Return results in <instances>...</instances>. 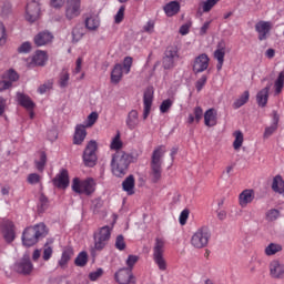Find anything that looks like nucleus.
<instances>
[{"mask_svg": "<svg viewBox=\"0 0 284 284\" xmlns=\"http://www.w3.org/2000/svg\"><path fill=\"white\" fill-rule=\"evenodd\" d=\"M48 236V226L43 223L36 224L33 226L27 227L22 233V244L24 247H32L37 245L41 239Z\"/></svg>", "mask_w": 284, "mask_h": 284, "instance_id": "obj_1", "label": "nucleus"}, {"mask_svg": "<svg viewBox=\"0 0 284 284\" xmlns=\"http://www.w3.org/2000/svg\"><path fill=\"white\" fill-rule=\"evenodd\" d=\"M165 155V149L163 145L158 146L154 149L151 155V171H150V179L152 183H159L161 178L163 176V156Z\"/></svg>", "mask_w": 284, "mask_h": 284, "instance_id": "obj_2", "label": "nucleus"}, {"mask_svg": "<svg viewBox=\"0 0 284 284\" xmlns=\"http://www.w3.org/2000/svg\"><path fill=\"white\" fill-rule=\"evenodd\" d=\"M130 168V155L124 151H116L111 161V169L114 176L123 178Z\"/></svg>", "mask_w": 284, "mask_h": 284, "instance_id": "obj_3", "label": "nucleus"}, {"mask_svg": "<svg viewBox=\"0 0 284 284\" xmlns=\"http://www.w3.org/2000/svg\"><path fill=\"white\" fill-rule=\"evenodd\" d=\"M153 262L160 270L165 272L168 270V261L165 260V239L156 237L153 246Z\"/></svg>", "mask_w": 284, "mask_h": 284, "instance_id": "obj_4", "label": "nucleus"}, {"mask_svg": "<svg viewBox=\"0 0 284 284\" xmlns=\"http://www.w3.org/2000/svg\"><path fill=\"white\" fill-rule=\"evenodd\" d=\"M210 239H212V233H210V229H207L206 226H202L197 229L191 236V245L195 250H203V247H207Z\"/></svg>", "mask_w": 284, "mask_h": 284, "instance_id": "obj_5", "label": "nucleus"}, {"mask_svg": "<svg viewBox=\"0 0 284 284\" xmlns=\"http://www.w3.org/2000/svg\"><path fill=\"white\" fill-rule=\"evenodd\" d=\"M94 179L88 178L85 180H81L79 178H74L72 181V190L75 194H84L85 196H91L94 194L95 189Z\"/></svg>", "mask_w": 284, "mask_h": 284, "instance_id": "obj_6", "label": "nucleus"}, {"mask_svg": "<svg viewBox=\"0 0 284 284\" xmlns=\"http://www.w3.org/2000/svg\"><path fill=\"white\" fill-rule=\"evenodd\" d=\"M98 151L99 143H97V141L91 140L87 143L82 154V161L85 168H94V165H97V161H99V158L97 156Z\"/></svg>", "mask_w": 284, "mask_h": 284, "instance_id": "obj_7", "label": "nucleus"}, {"mask_svg": "<svg viewBox=\"0 0 284 284\" xmlns=\"http://www.w3.org/2000/svg\"><path fill=\"white\" fill-rule=\"evenodd\" d=\"M111 236H112V227L108 225L100 227L93 234L94 250H97L98 252H101V250H104L105 245L110 243Z\"/></svg>", "mask_w": 284, "mask_h": 284, "instance_id": "obj_8", "label": "nucleus"}, {"mask_svg": "<svg viewBox=\"0 0 284 284\" xmlns=\"http://www.w3.org/2000/svg\"><path fill=\"white\" fill-rule=\"evenodd\" d=\"M133 59L132 57H125L123 60V64L118 63L114 65L111 72V82L120 83L121 79H123V70L124 74H130V70H132Z\"/></svg>", "mask_w": 284, "mask_h": 284, "instance_id": "obj_9", "label": "nucleus"}, {"mask_svg": "<svg viewBox=\"0 0 284 284\" xmlns=\"http://www.w3.org/2000/svg\"><path fill=\"white\" fill-rule=\"evenodd\" d=\"M39 17H41V4L37 0H28L24 13L26 21L34 23L39 21Z\"/></svg>", "mask_w": 284, "mask_h": 284, "instance_id": "obj_10", "label": "nucleus"}, {"mask_svg": "<svg viewBox=\"0 0 284 284\" xmlns=\"http://www.w3.org/2000/svg\"><path fill=\"white\" fill-rule=\"evenodd\" d=\"M114 278L119 284H136V277L131 268H121L114 274Z\"/></svg>", "mask_w": 284, "mask_h": 284, "instance_id": "obj_11", "label": "nucleus"}, {"mask_svg": "<svg viewBox=\"0 0 284 284\" xmlns=\"http://www.w3.org/2000/svg\"><path fill=\"white\" fill-rule=\"evenodd\" d=\"M81 16V0H68L65 7V18L69 21Z\"/></svg>", "mask_w": 284, "mask_h": 284, "instance_id": "obj_12", "label": "nucleus"}, {"mask_svg": "<svg viewBox=\"0 0 284 284\" xmlns=\"http://www.w3.org/2000/svg\"><path fill=\"white\" fill-rule=\"evenodd\" d=\"M210 68V57L206 53H201L193 61V72L194 74H201Z\"/></svg>", "mask_w": 284, "mask_h": 284, "instance_id": "obj_13", "label": "nucleus"}, {"mask_svg": "<svg viewBox=\"0 0 284 284\" xmlns=\"http://www.w3.org/2000/svg\"><path fill=\"white\" fill-rule=\"evenodd\" d=\"M152 101H154V90L152 88H148L144 91L143 95V115L142 119L145 121L148 116H150V112L152 111Z\"/></svg>", "mask_w": 284, "mask_h": 284, "instance_id": "obj_14", "label": "nucleus"}, {"mask_svg": "<svg viewBox=\"0 0 284 284\" xmlns=\"http://www.w3.org/2000/svg\"><path fill=\"white\" fill-rule=\"evenodd\" d=\"M272 30V22L270 21H258L255 24V32L258 34V41L267 40V34H270Z\"/></svg>", "mask_w": 284, "mask_h": 284, "instance_id": "obj_15", "label": "nucleus"}, {"mask_svg": "<svg viewBox=\"0 0 284 284\" xmlns=\"http://www.w3.org/2000/svg\"><path fill=\"white\" fill-rule=\"evenodd\" d=\"M52 183L55 187L60 190H65L68 185H70V175L68 174V170L62 169L59 174L52 180Z\"/></svg>", "mask_w": 284, "mask_h": 284, "instance_id": "obj_16", "label": "nucleus"}, {"mask_svg": "<svg viewBox=\"0 0 284 284\" xmlns=\"http://www.w3.org/2000/svg\"><path fill=\"white\" fill-rule=\"evenodd\" d=\"M52 41H54V36L50 31H41L33 39V42L37 45V48L48 45L52 43Z\"/></svg>", "mask_w": 284, "mask_h": 284, "instance_id": "obj_17", "label": "nucleus"}, {"mask_svg": "<svg viewBox=\"0 0 284 284\" xmlns=\"http://www.w3.org/2000/svg\"><path fill=\"white\" fill-rule=\"evenodd\" d=\"M32 270H34V266L32 265L30 258L23 257L16 264V271L18 272V274H23L24 276H28L32 274Z\"/></svg>", "mask_w": 284, "mask_h": 284, "instance_id": "obj_18", "label": "nucleus"}, {"mask_svg": "<svg viewBox=\"0 0 284 284\" xmlns=\"http://www.w3.org/2000/svg\"><path fill=\"white\" fill-rule=\"evenodd\" d=\"M1 231L6 243H12V241L17 239L14 233V223L11 221L3 222Z\"/></svg>", "mask_w": 284, "mask_h": 284, "instance_id": "obj_19", "label": "nucleus"}, {"mask_svg": "<svg viewBox=\"0 0 284 284\" xmlns=\"http://www.w3.org/2000/svg\"><path fill=\"white\" fill-rule=\"evenodd\" d=\"M214 59H216V70L221 72L223 70V63H225V42L221 41L217 44V49L214 51Z\"/></svg>", "mask_w": 284, "mask_h": 284, "instance_id": "obj_20", "label": "nucleus"}, {"mask_svg": "<svg viewBox=\"0 0 284 284\" xmlns=\"http://www.w3.org/2000/svg\"><path fill=\"white\" fill-rule=\"evenodd\" d=\"M255 197L256 194L254 193V190L245 189L239 195V205L242 207H246L247 205H250V203L254 202Z\"/></svg>", "mask_w": 284, "mask_h": 284, "instance_id": "obj_21", "label": "nucleus"}, {"mask_svg": "<svg viewBox=\"0 0 284 284\" xmlns=\"http://www.w3.org/2000/svg\"><path fill=\"white\" fill-rule=\"evenodd\" d=\"M85 125L77 124L73 133V145H83V141H85V136H88V131L85 130Z\"/></svg>", "mask_w": 284, "mask_h": 284, "instance_id": "obj_22", "label": "nucleus"}, {"mask_svg": "<svg viewBox=\"0 0 284 284\" xmlns=\"http://www.w3.org/2000/svg\"><path fill=\"white\" fill-rule=\"evenodd\" d=\"M141 123V120L139 119V111L131 110L125 119V125L129 130H136L139 128V124Z\"/></svg>", "mask_w": 284, "mask_h": 284, "instance_id": "obj_23", "label": "nucleus"}, {"mask_svg": "<svg viewBox=\"0 0 284 284\" xmlns=\"http://www.w3.org/2000/svg\"><path fill=\"white\" fill-rule=\"evenodd\" d=\"M17 101L19 105H21V108H24L28 111H32L36 108L34 101H32V99L28 94L18 92Z\"/></svg>", "mask_w": 284, "mask_h": 284, "instance_id": "obj_24", "label": "nucleus"}, {"mask_svg": "<svg viewBox=\"0 0 284 284\" xmlns=\"http://www.w3.org/2000/svg\"><path fill=\"white\" fill-rule=\"evenodd\" d=\"M72 256H74V250L71 246H67L62 251L61 258L58 262V265L64 270V267H68V263L72 260Z\"/></svg>", "mask_w": 284, "mask_h": 284, "instance_id": "obj_25", "label": "nucleus"}, {"mask_svg": "<svg viewBox=\"0 0 284 284\" xmlns=\"http://www.w3.org/2000/svg\"><path fill=\"white\" fill-rule=\"evenodd\" d=\"M270 274L272 278H281L284 274V264L278 261H272L270 263Z\"/></svg>", "mask_w": 284, "mask_h": 284, "instance_id": "obj_26", "label": "nucleus"}, {"mask_svg": "<svg viewBox=\"0 0 284 284\" xmlns=\"http://www.w3.org/2000/svg\"><path fill=\"white\" fill-rule=\"evenodd\" d=\"M270 85H266L264 89L260 90L256 94V102L260 108H265L270 99Z\"/></svg>", "mask_w": 284, "mask_h": 284, "instance_id": "obj_27", "label": "nucleus"}, {"mask_svg": "<svg viewBox=\"0 0 284 284\" xmlns=\"http://www.w3.org/2000/svg\"><path fill=\"white\" fill-rule=\"evenodd\" d=\"M281 118L278 116V113L276 111L273 112V122L270 126L265 128L264 131V139H270L274 132L278 130V121Z\"/></svg>", "mask_w": 284, "mask_h": 284, "instance_id": "obj_28", "label": "nucleus"}, {"mask_svg": "<svg viewBox=\"0 0 284 284\" xmlns=\"http://www.w3.org/2000/svg\"><path fill=\"white\" fill-rule=\"evenodd\" d=\"M163 10L166 17H174L181 12V3L179 1H171L164 6Z\"/></svg>", "mask_w": 284, "mask_h": 284, "instance_id": "obj_29", "label": "nucleus"}, {"mask_svg": "<svg viewBox=\"0 0 284 284\" xmlns=\"http://www.w3.org/2000/svg\"><path fill=\"white\" fill-rule=\"evenodd\" d=\"M204 125L207 128H214L216 125V110L209 109L204 113Z\"/></svg>", "mask_w": 284, "mask_h": 284, "instance_id": "obj_30", "label": "nucleus"}, {"mask_svg": "<svg viewBox=\"0 0 284 284\" xmlns=\"http://www.w3.org/2000/svg\"><path fill=\"white\" fill-rule=\"evenodd\" d=\"M84 23L87 30H90V32H97V30H99V27L101 26V20L97 16H91L85 19Z\"/></svg>", "mask_w": 284, "mask_h": 284, "instance_id": "obj_31", "label": "nucleus"}, {"mask_svg": "<svg viewBox=\"0 0 284 284\" xmlns=\"http://www.w3.org/2000/svg\"><path fill=\"white\" fill-rule=\"evenodd\" d=\"M134 175H129L123 182H122V190L129 194V196H132L134 194Z\"/></svg>", "mask_w": 284, "mask_h": 284, "instance_id": "obj_32", "label": "nucleus"}, {"mask_svg": "<svg viewBox=\"0 0 284 284\" xmlns=\"http://www.w3.org/2000/svg\"><path fill=\"white\" fill-rule=\"evenodd\" d=\"M47 61H48V53H45V51H37L36 54L32 57L33 65H39L43 68Z\"/></svg>", "mask_w": 284, "mask_h": 284, "instance_id": "obj_33", "label": "nucleus"}, {"mask_svg": "<svg viewBox=\"0 0 284 284\" xmlns=\"http://www.w3.org/2000/svg\"><path fill=\"white\" fill-rule=\"evenodd\" d=\"M278 252H283V245L278 243H270L264 250L266 256H274L278 254Z\"/></svg>", "mask_w": 284, "mask_h": 284, "instance_id": "obj_34", "label": "nucleus"}, {"mask_svg": "<svg viewBox=\"0 0 284 284\" xmlns=\"http://www.w3.org/2000/svg\"><path fill=\"white\" fill-rule=\"evenodd\" d=\"M85 34V29L81 24H77L72 30V41L73 43H79Z\"/></svg>", "mask_w": 284, "mask_h": 284, "instance_id": "obj_35", "label": "nucleus"}, {"mask_svg": "<svg viewBox=\"0 0 284 284\" xmlns=\"http://www.w3.org/2000/svg\"><path fill=\"white\" fill-rule=\"evenodd\" d=\"M234 136V142H233V150H235V152H239V150H241V148H243V141H245V138L243 135V132L237 130L233 133Z\"/></svg>", "mask_w": 284, "mask_h": 284, "instance_id": "obj_36", "label": "nucleus"}, {"mask_svg": "<svg viewBox=\"0 0 284 284\" xmlns=\"http://www.w3.org/2000/svg\"><path fill=\"white\" fill-rule=\"evenodd\" d=\"M272 190H273V192H276L277 194H283V192H284V181H283V176L276 175V176L273 179Z\"/></svg>", "mask_w": 284, "mask_h": 284, "instance_id": "obj_37", "label": "nucleus"}, {"mask_svg": "<svg viewBox=\"0 0 284 284\" xmlns=\"http://www.w3.org/2000/svg\"><path fill=\"white\" fill-rule=\"evenodd\" d=\"M193 114H189L187 118V123H190L191 125L192 123H194V121H196L197 123L201 122V119H203V109L201 106H195L193 110Z\"/></svg>", "mask_w": 284, "mask_h": 284, "instance_id": "obj_38", "label": "nucleus"}, {"mask_svg": "<svg viewBox=\"0 0 284 284\" xmlns=\"http://www.w3.org/2000/svg\"><path fill=\"white\" fill-rule=\"evenodd\" d=\"M247 101H250V91H244L243 94L237 100L234 101L233 103L234 110H239V108H243V105H245Z\"/></svg>", "mask_w": 284, "mask_h": 284, "instance_id": "obj_39", "label": "nucleus"}, {"mask_svg": "<svg viewBox=\"0 0 284 284\" xmlns=\"http://www.w3.org/2000/svg\"><path fill=\"white\" fill-rule=\"evenodd\" d=\"M281 219V211L278 209H270L265 213V220L268 221V223H274V221H278Z\"/></svg>", "mask_w": 284, "mask_h": 284, "instance_id": "obj_40", "label": "nucleus"}, {"mask_svg": "<svg viewBox=\"0 0 284 284\" xmlns=\"http://www.w3.org/2000/svg\"><path fill=\"white\" fill-rule=\"evenodd\" d=\"M74 264L77 267H85L88 265V253L84 251L79 253L74 260Z\"/></svg>", "mask_w": 284, "mask_h": 284, "instance_id": "obj_41", "label": "nucleus"}, {"mask_svg": "<svg viewBox=\"0 0 284 284\" xmlns=\"http://www.w3.org/2000/svg\"><path fill=\"white\" fill-rule=\"evenodd\" d=\"M3 79L12 85L14 81H19V73L14 69H10L3 74Z\"/></svg>", "mask_w": 284, "mask_h": 284, "instance_id": "obj_42", "label": "nucleus"}, {"mask_svg": "<svg viewBox=\"0 0 284 284\" xmlns=\"http://www.w3.org/2000/svg\"><path fill=\"white\" fill-rule=\"evenodd\" d=\"M110 148H111V150H115L116 152H122L121 148H123V142L121 141V133H118L112 139Z\"/></svg>", "mask_w": 284, "mask_h": 284, "instance_id": "obj_43", "label": "nucleus"}, {"mask_svg": "<svg viewBox=\"0 0 284 284\" xmlns=\"http://www.w3.org/2000/svg\"><path fill=\"white\" fill-rule=\"evenodd\" d=\"M34 163L38 172H43V170H45V163H48V155L45 152H41L40 160L36 161Z\"/></svg>", "mask_w": 284, "mask_h": 284, "instance_id": "obj_44", "label": "nucleus"}, {"mask_svg": "<svg viewBox=\"0 0 284 284\" xmlns=\"http://www.w3.org/2000/svg\"><path fill=\"white\" fill-rule=\"evenodd\" d=\"M275 94H281L283 92V87H284V71L280 72L276 81H275Z\"/></svg>", "mask_w": 284, "mask_h": 284, "instance_id": "obj_45", "label": "nucleus"}, {"mask_svg": "<svg viewBox=\"0 0 284 284\" xmlns=\"http://www.w3.org/2000/svg\"><path fill=\"white\" fill-rule=\"evenodd\" d=\"M70 81V73H68L67 70H63L60 73V79H59V85L60 88H68V82Z\"/></svg>", "mask_w": 284, "mask_h": 284, "instance_id": "obj_46", "label": "nucleus"}, {"mask_svg": "<svg viewBox=\"0 0 284 284\" xmlns=\"http://www.w3.org/2000/svg\"><path fill=\"white\" fill-rule=\"evenodd\" d=\"M97 121H99V113L91 112L87 118L85 124H83V125H85L87 128H92V125H94V123H97Z\"/></svg>", "mask_w": 284, "mask_h": 284, "instance_id": "obj_47", "label": "nucleus"}, {"mask_svg": "<svg viewBox=\"0 0 284 284\" xmlns=\"http://www.w3.org/2000/svg\"><path fill=\"white\" fill-rule=\"evenodd\" d=\"M27 182L29 185H37L41 183V175H39V173H31L27 176Z\"/></svg>", "mask_w": 284, "mask_h": 284, "instance_id": "obj_48", "label": "nucleus"}, {"mask_svg": "<svg viewBox=\"0 0 284 284\" xmlns=\"http://www.w3.org/2000/svg\"><path fill=\"white\" fill-rule=\"evenodd\" d=\"M165 57L176 61V59H179V50L176 49V47L166 48Z\"/></svg>", "mask_w": 284, "mask_h": 284, "instance_id": "obj_49", "label": "nucleus"}, {"mask_svg": "<svg viewBox=\"0 0 284 284\" xmlns=\"http://www.w3.org/2000/svg\"><path fill=\"white\" fill-rule=\"evenodd\" d=\"M173 104H174V101H172L170 99L162 101V103L160 105V112L162 114H165L166 112L170 111V108H172Z\"/></svg>", "mask_w": 284, "mask_h": 284, "instance_id": "obj_50", "label": "nucleus"}, {"mask_svg": "<svg viewBox=\"0 0 284 284\" xmlns=\"http://www.w3.org/2000/svg\"><path fill=\"white\" fill-rule=\"evenodd\" d=\"M48 210V197L41 194L39 197L38 212H44Z\"/></svg>", "mask_w": 284, "mask_h": 284, "instance_id": "obj_51", "label": "nucleus"}, {"mask_svg": "<svg viewBox=\"0 0 284 284\" xmlns=\"http://www.w3.org/2000/svg\"><path fill=\"white\" fill-rule=\"evenodd\" d=\"M136 263H139V256L136 255H129L126 258V265L128 267H124L125 270H133L134 265H136Z\"/></svg>", "mask_w": 284, "mask_h": 284, "instance_id": "obj_52", "label": "nucleus"}, {"mask_svg": "<svg viewBox=\"0 0 284 284\" xmlns=\"http://www.w3.org/2000/svg\"><path fill=\"white\" fill-rule=\"evenodd\" d=\"M12 12V4L9 1L2 2L1 17H8Z\"/></svg>", "mask_w": 284, "mask_h": 284, "instance_id": "obj_53", "label": "nucleus"}, {"mask_svg": "<svg viewBox=\"0 0 284 284\" xmlns=\"http://www.w3.org/2000/svg\"><path fill=\"white\" fill-rule=\"evenodd\" d=\"M175 61L176 60H174L173 58H168V55H164L162 61L164 70H172V68H174Z\"/></svg>", "mask_w": 284, "mask_h": 284, "instance_id": "obj_54", "label": "nucleus"}, {"mask_svg": "<svg viewBox=\"0 0 284 284\" xmlns=\"http://www.w3.org/2000/svg\"><path fill=\"white\" fill-rule=\"evenodd\" d=\"M187 219H190V210L189 209H184L179 216V222L180 225H186L187 224Z\"/></svg>", "mask_w": 284, "mask_h": 284, "instance_id": "obj_55", "label": "nucleus"}, {"mask_svg": "<svg viewBox=\"0 0 284 284\" xmlns=\"http://www.w3.org/2000/svg\"><path fill=\"white\" fill-rule=\"evenodd\" d=\"M205 83H207V75L203 74L195 83L196 91L201 92L205 88Z\"/></svg>", "mask_w": 284, "mask_h": 284, "instance_id": "obj_56", "label": "nucleus"}, {"mask_svg": "<svg viewBox=\"0 0 284 284\" xmlns=\"http://www.w3.org/2000/svg\"><path fill=\"white\" fill-rule=\"evenodd\" d=\"M219 1L221 0H206L203 3V12H210V10H212V8H214V6H216V3H219Z\"/></svg>", "mask_w": 284, "mask_h": 284, "instance_id": "obj_57", "label": "nucleus"}, {"mask_svg": "<svg viewBox=\"0 0 284 284\" xmlns=\"http://www.w3.org/2000/svg\"><path fill=\"white\" fill-rule=\"evenodd\" d=\"M52 85H53L52 81H48L47 83L41 84L38 88L39 94H45V92H50V90H52Z\"/></svg>", "mask_w": 284, "mask_h": 284, "instance_id": "obj_58", "label": "nucleus"}, {"mask_svg": "<svg viewBox=\"0 0 284 284\" xmlns=\"http://www.w3.org/2000/svg\"><path fill=\"white\" fill-rule=\"evenodd\" d=\"M115 247L116 250H120V252H123V250H125V239L123 237V235L116 236Z\"/></svg>", "mask_w": 284, "mask_h": 284, "instance_id": "obj_59", "label": "nucleus"}, {"mask_svg": "<svg viewBox=\"0 0 284 284\" xmlns=\"http://www.w3.org/2000/svg\"><path fill=\"white\" fill-rule=\"evenodd\" d=\"M53 252L54 251L52 250V246L48 245L47 243L44 245L43 255H42L43 261H48L49 258H52Z\"/></svg>", "mask_w": 284, "mask_h": 284, "instance_id": "obj_60", "label": "nucleus"}, {"mask_svg": "<svg viewBox=\"0 0 284 284\" xmlns=\"http://www.w3.org/2000/svg\"><path fill=\"white\" fill-rule=\"evenodd\" d=\"M30 50H32V44L30 42H23L19 48H18V52L20 54H28V52H30Z\"/></svg>", "mask_w": 284, "mask_h": 284, "instance_id": "obj_61", "label": "nucleus"}, {"mask_svg": "<svg viewBox=\"0 0 284 284\" xmlns=\"http://www.w3.org/2000/svg\"><path fill=\"white\" fill-rule=\"evenodd\" d=\"M125 17V7H120L119 11L115 14L114 21L115 23H121L123 21V18Z\"/></svg>", "mask_w": 284, "mask_h": 284, "instance_id": "obj_62", "label": "nucleus"}, {"mask_svg": "<svg viewBox=\"0 0 284 284\" xmlns=\"http://www.w3.org/2000/svg\"><path fill=\"white\" fill-rule=\"evenodd\" d=\"M101 276H103V268H98L89 274L90 281H98Z\"/></svg>", "mask_w": 284, "mask_h": 284, "instance_id": "obj_63", "label": "nucleus"}, {"mask_svg": "<svg viewBox=\"0 0 284 284\" xmlns=\"http://www.w3.org/2000/svg\"><path fill=\"white\" fill-rule=\"evenodd\" d=\"M144 32L152 34L154 32V20H149L143 27Z\"/></svg>", "mask_w": 284, "mask_h": 284, "instance_id": "obj_64", "label": "nucleus"}]
</instances>
